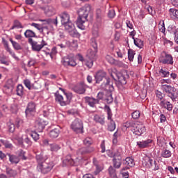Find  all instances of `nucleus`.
Segmentation results:
<instances>
[{"label": "nucleus", "instance_id": "33", "mask_svg": "<svg viewBox=\"0 0 178 178\" xmlns=\"http://www.w3.org/2000/svg\"><path fill=\"white\" fill-rule=\"evenodd\" d=\"M59 129L57 128H55L54 129H52L50 132H49V136L51 138H56V137H58V136H59Z\"/></svg>", "mask_w": 178, "mask_h": 178}, {"label": "nucleus", "instance_id": "24", "mask_svg": "<svg viewBox=\"0 0 178 178\" xmlns=\"http://www.w3.org/2000/svg\"><path fill=\"white\" fill-rule=\"evenodd\" d=\"M92 163H93L94 166H95V168H96V170L94 172V175H95V176H97V175H98V174L101 173V172H102V166H101V165H99L98 160H97L95 158H93Z\"/></svg>", "mask_w": 178, "mask_h": 178}, {"label": "nucleus", "instance_id": "40", "mask_svg": "<svg viewBox=\"0 0 178 178\" xmlns=\"http://www.w3.org/2000/svg\"><path fill=\"white\" fill-rule=\"evenodd\" d=\"M17 156L19 158V161L20 159H22L23 161H26L27 159V157L26 156V152L23 150H19Z\"/></svg>", "mask_w": 178, "mask_h": 178}, {"label": "nucleus", "instance_id": "51", "mask_svg": "<svg viewBox=\"0 0 178 178\" xmlns=\"http://www.w3.org/2000/svg\"><path fill=\"white\" fill-rule=\"evenodd\" d=\"M8 131L10 133H14L15 132V124L12 123V122H8Z\"/></svg>", "mask_w": 178, "mask_h": 178}, {"label": "nucleus", "instance_id": "59", "mask_svg": "<svg viewBox=\"0 0 178 178\" xmlns=\"http://www.w3.org/2000/svg\"><path fill=\"white\" fill-rule=\"evenodd\" d=\"M97 100L98 99H102L103 101H105V95L102 92H99L97 94Z\"/></svg>", "mask_w": 178, "mask_h": 178}, {"label": "nucleus", "instance_id": "28", "mask_svg": "<svg viewBox=\"0 0 178 178\" xmlns=\"http://www.w3.org/2000/svg\"><path fill=\"white\" fill-rule=\"evenodd\" d=\"M31 26L35 27L37 30H39L40 33H42V34L45 33V32H44V30H48V26H42L40 24L32 23Z\"/></svg>", "mask_w": 178, "mask_h": 178}, {"label": "nucleus", "instance_id": "47", "mask_svg": "<svg viewBox=\"0 0 178 178\" xmlns=\"http://www.w3.org/2000/svg\"><path fill=\"white\" fill-rule=\"evenodd\" d=\"M31 137H32L33 140H34V141H37L38 140H40V135L38 134H37V132L35 131H32L30 134Z\"/></svg>", "mask_w": 178, "mask_h": 178}, {"label": "nucleus", "instance_id": "39", "mask_svg": "<svg viewBox=\"0 0 178 178\" xmlns=\"http://www.w3.org/2000/svg\"><path fill=\"white\" fill-rule=\"evenodd\" d=\"M137 124V122H134L133 121H127V122H125L124 124V127H126L127 129H129L130 127H131V129H134L135 126Z\"/></svg>", "mask_w": 178, "mask_h": 178}, {"label": "nucleus", "instance_id": "38", "mask_svg": "<svg viewBox=\"0 0 178 178\" xmlns=\"http://www.w3.org/2000/svg\"><path fill=\"white\" fill-rule=\"evenodd\" d=\"M60 149V146L59 145H57L56 143L50 144V150L53 152H58L59 149Z\"/></svg>", "mask_w": 178, "mask_h": 178}, {"label": "nucleus", "instance_id": "2", "mask_svg": "<svg viewBox=\"0 0 178 178\" xmlns=\"http://www.w3.org/2000/svg\"><path fill=\"white\" fill-rule=\"evenodd\" d=\"M95 80L97 84H99L101 81L102 90H109L110 91H113V86L110 85L111 79L109 77L106 76V73L104 70H99L95 74Z\"/></svg>", "mask_w": 178, "mask_h": 178}, {"label": "nucleus", "instance_id": "35", "mask_svg": "<svg viewBox=\"0 0 178 178\" xmlns=\"http://www.w3.org/2000/svg\"><path fill=\"white\" fill-rule=\"evenodd\" d=\"M24 35L26 37V38H32L35 37V33H34V31L28 29L25 31L24 33Z\"/></svg>", "mask_w": 178, "mask_h": 178}, {"label": "nucleus", "instance_id": "27", "mask_svg": "<svg viewBox=\"0 0 178 178\" xmlns=\"http://www.w3.org/2000/svg\"><path fill=\"white\" fill-rule=\"evenodd\" d=\"M124 165L127 169H130V168H133L136 163H134V160L130 157H127L125 159Z\"/></svg>", "mask_w": 178, "mask_h": 178}, {"label": "nucleus", "instance_id": "23", "mask_svg": "<svg viewBox=\"0 0 178 178\" xmlns=\"http://www.w3.org/2000/svg\"><path fill=\"white\" fill-rule=\"evenodd\" d=\"M152 143V140L147 139L146 140H142V141H138L136 143L138 148H147V147H149V144Z\"/></svg>", "mask_w": 178, "mask_h": 178}, {"label": "nucleus", "instance_id": "8", "mask_svg": "<svg viewBox=\"0 0 178 178\" xmlns=\"http://www.w3.org/2000/svg\"><path fill=\"white\" fill-rule=\"evenodd\" d=\"M95 151V147H83L76 150V155L83 158L84 155H88V154H92Z\"/></svg>", "mask_w": 178, "mask_h": 178}, {"label": "nucleus", "instance_id": "18", "mask_svg": "<svg viewBox=\"0 0 178 178\" xmlns=\"http://www.w3.org/2000/svg\"><path fill=\"white\" fill-rule=\"evenodd\" d=\"M86 88L87 86L83 83H81L75 86L73 88V90L74 92H76V94H84V92H86Z\"/></svg>", "mask_w": 178, "mask_h": 178}, {"label": "nucleus", "instance_id": "22", "mask_svg": "<svg viewBox=\"0 0 178 178\" xmlns=\"http://www.w3.org/2000/svg\"><path fill=\"white\" fill-rule=\"evenodd\" d=\"M60 20H61V24H66V23H69V22H70V15H69V13L64 12L63 13H61L59 15Z\"/></svg>", "mask_w": 178, "mask_h": 178}, {"label": "nucleus", "instance_id": "10", "mask_svg": "<svg viewBox=\"0 0 178 178\" xmlns=\"http://www.w3.org/2000/svg\"><path fill=\"white\" fill-rule=\"evenodd\" d=\"M63 26H64L65 30L69 33L70 35L72 37H77L79 35V32H77V30H76V27L74 26V24L72 23V22H68L66 24H64Z\"/></svg>", "mask_w": 178, "mask_h": 178}, {"label": "nucleus", "instance_id": "13", "mask_svg": "<svg viewBox=\"0 0 178 178\" xmlns=\"http://www.w3.org/2000/svg\"><path fill=\"white\" fill-rule=\"evenodd\" d=\"M71 129L75 133H83V122L79 119H76L72 123Z\"/></svg>", "mask_w": 178, "mask_h": 178}, {"label": "nucleus", "instance_id": "30", "mask_svg": "<svg viewBox=\"0 0 178 178\" xmlns=\"http://www.w3.org/2000/svg\"><path fill=\"white\" fill-rule=\"evenodd\" d=\"M40 22H44V24H54V26H58V17H56V19H41Z\"/></svg>", "mask_w": 178, "mask_h": 178}, {"label": "nucleus", "instance_id": "61", "mask_svg": "<svg viewBox=\"0 0 178 178\" xmlns=\"http://www.w3.org/2000/svg\"><path fill=\"white\" fill-rule=\"evenodd\" d=\"M14 26L15 27H17V29H23V26H22V24L20 23V22L15 20L14 22Z\"/></svg>", "mask_w": 178, "mask_h": 178}, {"label": "nucleus", "instance_id": "53", "mask_svg": "<svg viewBox=\"0 0 178 178\" xmlns=\"http://www.w3.org/2000/svg\"><path fill=\"white\" fill-rule=\"evenodd\" d=\"M83 144L84 145L88 146V145H91V144H92V139H91V138H86L83 140Z\"/></svg>", "mask_w": 178, "mask_h": 178}, {"label": "nucleus", "instance_id": "4", "mask_svg": "<svg viewBox=\"0 0 178 178\" xmlns=\"http://www.w3.org/2000/svg\"><path fill=\"white\" fill-rule=\"evenodd\" d=\"M161 87H162L163 91L166 92V94H168V97H170V98H171L172 101H175V99L177 98L178 97L177 88H175V87L170 85H167V84H163Z\"/></svg>", "mask_w": 178, "mask_h": 178}, {"label": "nucleus", "instance_id": "32", "mask_svg": "<svg viewBox=\"0 0 178 178\" xmlns=\"http://www.w3.org/2000/svg\"><path fill=\"white\" fill-rule=\"evenodd\" d=\"M170 15L172 19H178V10L176 8H170L169 10Z\"/></svg>", "mask_w": 178, "mask_h": 178}, {"label": "nucleus", "instance_id": "50", "mask_svg": "<svg viewBox=\"0 0 178 178\" xmlns=\"http://www.w3.org/2000/svg\"><path fill=\"white\" fill-rule=\"evenodd\" d=\"M94 65V60L92 59H89L86 60V65L87 67L89 69H91Z\"/></svg>", "mask_w": 178, "mask_h": 178}, {"label": "nucleus", "instance_id": "49", "mask_svg": "<svg viewBox=\"0 0 178 178\" xmlns=\"http://www.w3.org/2000/svg\"><path fill=\"white\" fill-rule=\"evenodd\" d=\"M17 95H19V97H22L23 95V86L22 85H18L17 88Z\"/></svg>", "mask_w": 178, "mask_h": 178}, {"label": "nucleus", "instance_id": "42", "mask_svg": "<svg viewBox=\"0 0 178 178\" xmlns=\"http://www.w3.org/2000/svg\"><path fill=\"white\" fill-rule=\"evenodd\" d=\"M161 156H163V158H170V156H172V152L168 149L163 150L161 152Z\"/></svg>", "mask_w": 178, "mask_h": 178}, {"label": "nucleus", "instance_id": "48", "mask_svg": "<svg viewBox=\"0 0 178 178\" xmlns=\"http://www.w3.org/2000/svg\"><path fill=\"white\" fill-rule=\"evenodd\" d=\"M134 55H136V53H134L133 50L128 51V59L130 60V62H133V59H134Z\"/></svg>", "mask_w": 178, "mask_h": 178}, {"label": "nucleus", "instance_id": "21", "mask_svg": "<svg viewBox=\"0 0 178 178\" xmlns=\"http://www.w3.org/2000/svg\"><path fill=\"white\" fill-rule=\"evenodd\" d=\"M113 163L115 169H119L122 165V156H120V154H114Z\"/></svg>", "mask_w": 178, "mask_h": 178}, {"label": "nucleus", "instance_id": "25", "mask_svg": "<svg viewBox=\"0 0 178 178\" xmlns=\"http://www.w3.org/2000/svg\"><path fill=\"white\" fill-rule=\"evenodd\" d=\"M8 158H9V161L12 165H17L20 162V158L19 156L14 155V154H7Z\"/></svg>", "mask_w": 178, "mask_h": 178}, {"label": "nucleus", "instance_id": "37", "mask_svg": "<svg viewBox=\"0 0 178 178\" xmlns=\"http://www.w3.org/2000/svg\"><path fill=\"white\" fill-rule=\"evenodd\" d=\"M134 44L138 47V48H143L144 47V42L139 38H136L134 40Z\"/></svg>", "mask_w": 178, "mask_h": 178}, {"label": "nucleus", "instance_id": "57", "mask_svg": "<svg viewBox=\"0 0 178 178\" xmlns=\"http://www.w3.org/2000/svg\"><path fill=\"white\" fill-rule=\"evenodd\" d=\"M131 115L133 119H138L140 118V111H136L133 112Z\"/></svg>", "mask_w": 178, "mask_h": 178}, {"label": "nucleus", "instance_id": "34", "mask_svg": "<svg viewBox=\"0 0 178 178\" xmlns=\"http://www.w3.org/2000/svg\"><path fill=\"white\" fill-rule=\"evenodd\" d=\"M177 31L178 28L173 24L169 25L168 27V33H170V34H176V33H177Z\"/></svg>", "mask_w": 178, "mask_h": 178}, {"label": "nucleus", "instance_id": "58", "mask_svg": "<svg viewBox=\"0 0 178 178\" xmlns=\"http://www.w3.org/2000/svg\"><path fill=\"white\" fill-rule=\"evenodd\" d=\"M92 35H93V38H97V37H99V33L98 32V29H93L92 30Z\"/></svg>", "mask_w": 178, "mask_h": 178}, {"label": "nucleus", "instance_id": "11", "mask_svg": "<svg viewBox=\"0 0 178 178\" xmlns=\"http://www.w3.org/2000/svg\"><path fill=\"white\" fill-rule=\"evenodd\" d=\"M124 74H127L126 72L123 73H115V72H112L111 74V76L114 79V80H118V82H120L121 86H124V84H127V81L126 80V76H124Z\"/></svg>", "mask_w": 178, "mask_h": 178}, {"label": "nucleus", "instance_id": "44", "mask_svg": "<svg viewBox=\"0 0 178 178\" xmlns=\"http://www.w3.org/2000/svg\"><path fill=\"white\" fill-rule=\"evenodd\" d=\"M46 15H47V16H52L53 15H55V8L53 7H48L46 10Z\"/></svg>", "mask_w": 178, "mask_h": 178}, {"label": "nucleus", "instance_id": "7", "mask_svg": "<svg viewBox=\"0 0 178 178\" xmlns=\"http://www.w3.org/2000/svg\"><path fill=\"white\" fill-rule=\"evenodd\" d=\"M52 168H54V163H42L41 164L38 165L37 169L38 172H40L43 175H47V173H49L51 170H52Z\"/></svg>", "mask_w": 178, "mask_h": 178}, {"label": "nucleus", "instance_id": "55", "mask_svg": "<svg viewBox=\"0 0 178 178\" xmlns=\"http://www.w3.org/2000/svg\"><path fill=\"white\" fill-rule=\"evenodd\" d=\"M160 74L162 77H169V75L170 74L169 72L165 71L163 69H161L160 70Z\"/></svg>", "mask_w": 178, "mask_h": 178}, {"label": "nucleus", "instance_id": "46", "mask_svg": "<svg viewBox=\"0 0 178 178\" xmlns=\"http://www.w3.org/2000/svg\"><path fill=\"white\" fill-rule=\"evenodd\" d=\"M115 129H116V124L115 123L114 120H111V122L108 124V129L109 130V131H113Z\"/></svg>", "mask_w": 178, "mask_h": 178}, {"label": "nucleus", "instance_id": "16", "mask_svg": "<svg viewBox=\"0 0 178 178\" xmlns=\"http://www.w3.org/2000/svg\"><path fill=\"white\" fill-rule=\"evenodd\" d=\"M131 131L136 136H141V134L145 133V126L143 124L136 122V124L134 129H131Z\"/></svg>", "mask_w": 178, "mask_h": 178}, {"label": "nucleus", "instance_id": "36", "mask_svg": "<svg viewBox=\"0 0 178 178\" xmlns=\"http://www.w3.org/2000/svg\"><path fill=\"white\" fill-rule=\"evenodd\" d=\"M94 120L98 123H100V124H104L105 123V118L101 117L98 115H95L94 116Z\"/></svg>", "mask_w": 178, "mask_h": 178}, {"label": "nucleus", "instance_id": "15", "mask_svg": "<svg viewBox=\"0 0 178 178\" xmlns=\"http://www.w3.org/2000/svg\"><path fill=\"white\" fill-rule=\"evenodd\" d=\"M156 161H154L152 158L145 156L143 158V164L146 166V168H152V165H155L154 170H158L159 169V167L156 166Z\"/></svg>", "mask_w": 178, "mask_h": 178}, {"label": "nucleus", "instance_id": "6", "mask_svg": "<svg viewBox=\"0 0 178 178\" xmlns=\"http://www.w3.org/2000/svg\"><path fill=\"white\" fill-rule=\"evenodd\" d=\"M156 95L158 99L161 101L160 106H161V108H165L167 111H172V109H173V106L172 105V104L163 99V97H165V94L162 93L160 91H157L156 92Z\"/></svg>", "mask_w": 178, "mask_h": 178}, {"label": "nucleus", "instance_id": "20", "mask_svg": "<svg viewBox=\"0 0 178 178\" xmlns=\"http://www.w3.org/2000/svg\"><path fill=\"white\" fill-rule=\"evenodd\" d=\"M35 112V103L30 102L28 104L27 108L25 111L26 116H31Z\"/></svg>", "mask_w": 178, "mask_h": 178}, {"label": "nucleus", "instance_id": "63", "mask_svg": "<svg viewBox=\"0 0 178 178\" xmlns=\"http://www.w3.org/2000/svg\"><path fill=\"white\" fill-rule=\"evenodd\" d=\"M100 147L102 149L101 152L102 154H104V152H105V151H106V149H105V140H102V142L101 143V145H100Z\"/></svg>", "mask_w": 178, "mask_h": 178}, {"label": "nucleus", "instance_id": "54", "mask_svg": "<svg viewBox=\"0 0 178 178\" xmlns=\"http://www.w3.org/2000/svg\"><path fill=\"white\" fill-rule=\"evenodd\" d=\"M24 84L27 89L31 90V81H30V80L29 79L24 80Z\"/></svg>", "mask_w": 178, "mask_h": 178}, {"label": "nucleus", "instance_id": "19", "mask_svg": "<svg viewBox=\"0 0 178 178\" xmlns=\"http://www.w3.org/2000/svg\"><path fill=\"white\" fill-rule=\"evenodd\" d=\"M63 163V165H65V166H77V163L74 162V160H73L72 155L70 154H68L65 156Z\"/></svg>", "mask_w": 178, "mask_h": 178}, {"label": "nucleus", "instance_id": "41", "mask_svg": "<svg viewBox=\"0 0 178 178\" xmlns=\"http://www.w3.org/2000/svg\"><path fill=\"white\" fill-rule=\"evenodd\" d=\"M10 41L13 44V48H15V49H16L17 51H19V49H22V46H20L19 43L16 42L15 41H13L12 38L10 39Z\"/></svg>", "mask_w": 178, "mask_h": 178}, {"label": "nucleus", "instance_id": "1", "mask_svg": "<svg viewBox=\"0 0 178 178\" xmlns=\"http://www.w3.org/2000/svg\"><path fill=\"white\" fill-rule=\"evenodd\" d=\"M90 10L91 6L89 4L85 5L77 10L79 17L76 20V25L79 29H81V30H84V29H86L84 23H86V22H88L87 17H88Z\"/></svg>", "mask_w": 178, "mask_h": 178}, {"label": "nucleus", "instance_id": "56", "mask_svg": "<svg viewBox=\"0 0 178 178\" xmlns=\"http://www.w3.org/2000/svg\"><path fill=\"white\" fill-rule=\"evenodd\" d=\"M126 169H129L127 168H123L121 170V174L122 175V177L124 178H129V172H125Z\"/></svg>", "mask_w": 178, "mask_h": 178}, {"label": "nucleus", "instance_id": "3", "mask_svg": "<svg viewBox=\"0 0 178 178\" xmlns=\"http://www.w3.org/2000/svg\"><path fill=\"white\" fill-rule=\"evenodd\" d=\"M72 97L73 95L72 93H64V96H62L58 93L55 94L56 101L59 102L61 106L69 105V104H70V101H72Z\"/></svg>", "mask_w": 178, "mask_h": 178}, {"label": "nucleus", "instance_id": "45", "mask_svg": "<svg viewBox=\"0 0 178 178\" xmlns=\"http://www.w3.org/2000/svg\"><path fill=\"white\" fill-rule=\"evenodd\" d=\"M106 110L107 111V115H108V117H107V119L108 120H110V122H112V111H111V108H109V106H106Z\"/></svg>", "mask_w": 178, "mask_h": 178}, {"label": "nucleus", "instance_id": "26", "mask_svg": "<svg viewBox=\"0 0 178 178\" xmlns=\"http://www.w3.org/2000/svg\"><path fill=\"white\" fill-rule=\"evenodd\" d=\"M106 91L105 94L104 101L107 102V104H112L113 102V97H112V91L109 90H105Z\"/></svg>", "mask_w": 178, "mask_h": 178}, {"label": "nucleus", "instance_id": "60", "mask_svg": "<svg viewBox=\"0 0 178 178\" xmlns=\"http://www.w3.org/2000/svg\"><path fill=\"white\" fill-rule=\"evenodd\" d=\"M115 10L113 9L109 10L108 13V17H110L111 19H113V17H115Z\"/></svg>", "mask_w": 178, "mask_h": 178}, {"label": "nucleus", "instance_id": "52", "mask_svg": "<svg viewBox=\"0 0 178 178\" xmlns=\"http://www.w3.org/2000/svg\"><path fill=\"white\" fill-rule=\"evenodd\" d=\"M7 175H8L10 177L13 176H16V170H12L10 168H8L6 170Z\"/></svg>", "mask_w": 178, "mask_h": 178}, {"label": "nucleus", "instance_id": "17", "mask_svg": "<svg viewBox=\"0 0 178 178\" xmlns=\"http://www.w3.org/2000/svg\"><path fill=\"white\" fill-rule=\"evenodd\" d=\"M62 63L64 66H72V67H74V66L77 65L76 61H74V59L70 56L64 57L62 60Z\"/></svg>", "mask_w": 178, "mask_h": 178}, {"label": "nucleus", "instance_id": "9", "mask_svg": "<svg viewBox=\"0 0 178 178\" xmlns=\"http://www.w3.org/2000/svg\"><path fill=\"white\" fill-rule=\"evenodd\" d=\"M159 62L163 65H173V57L172 55L168 54L166 52L163 51L161 54Z\"/></svg>", "mask_w": 178, "mask_h": 178}, {"label": "nucleus", "instance_id": "29", "mask_svg": "<svg viewBox=\"0 0 178 178\" xmlns=\"http://www.w3.org/2000/svg\"><path fill=\"white\" fill-rule=\"evenodd\" d=\"M85 99L86 102L88 104V105H90V106H92V108H94V106H95V104H98L99 102L98 99L88 97H86Z\"/></svg>", "mask_w": 178, "mask_h": 178}, {"label": "nucleus", "instance_id": "12", "mask_svg": "<svg viewBox=\"0 0 178 178\" xmlns=\"http://www.w3.org/2000/svg\"><path fill=\"white\" fill-rule=\"evenodd\" d=\"M29 42L31 44L33 51H36L37 52H40V51L47 45V42H45L44 40H42L41 44H38V42L33 40L31 38H29Z\"/></svg>", "mask_w": 178, "mask_h": 178}, {"label": "nucleus", "instance_id": "14", "mask_svg": "<svg viewBox=\"0 0 178 178\" xmlns=\"http://www.w3.org/2000/svg\"><path fill=\"white\" fill-rule=\"evenodd\" d=\"M47 124L48 122L45 118H38L35 122V128L39 133H41Z\"/></svg>", "mask_w": 178, "mask_h": 178}, {"label": "nucleus", "instance_id": "62", "mask_svg": "<svg viewBox=\"0 0 178 178\" xmlns=\"http://www.w3.org/2000/svg\"><path fill=\"white\" fill-rule=\"evenodd\" d=\"M106 59L108 60V62L109 63H111V65H113V63H115V60L113 58L111 57L110 56H106Z\"/></svg>", "mask_w": 178, "mask_h": 178}, {"label": "nucleus", "instance_id": "31", "mask_svg": "<svg viewBox=\"0 0 178 178\" xmlns=\"http://www.w3.org/2000/svg\"><path fill=\"white\" fill-rule=\"evenodd\" d=\"M47 157L44 156V154H36V161L38 162V165H41V163H46L45 160Z\"/></svg>", "mask_w": 178, "mask_h": 178}, {"label": "nucleus", "instance_id": "64", "mask_svg": "<svg viewBox=\"0 0 178 178\" xmlns=\"http://www.w3.org/2000/svg\"><path fill=\"white\" fill-rule=\"evenodd\" d=\"M174 40L177 44H178V31L174 34Z\"/></svg>", "mask_w": 178, "mask_h": 178}, {"label": "nucleus", "instance_id": "43", "mask_svg": "<svg viewBox=\"0 0 178 178\" xmlns=\"http://www.w3.org/2000/svg\"><path fill=\"white\" fill-rule=\"evenodd\" d=\"M108 173L111 177L115 178L116 177V170L113 168V167L110 166L108 168Z\"/></svg>", "mask_w": 178, "mask_h": 178}, {"label": "nucleus", "instance_id": "5", "mask_svg": "<svg viewBox=\"0 0 178 178\" xmlns=\"http://www.w3.org/2000/svg\"><path fill=\"white\" fill-rule=\"evenodd\" d=\"M90 44L92 49L88 50L87 56L88 59L95 60L97 59V53L98 52V44H97V39L91 38Z\"/></svg>", "mask_w": 178, "mask_h": 178}]
</instances>
